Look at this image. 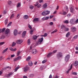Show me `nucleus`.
Returning a JSON list of instances; mask_svg holds the SVG:
<instances>
[{
    "instance_id": "f257e3e1",
    "label": "nucleus",
    "mask_w": 78,
    "mask_h": 78,
    "mask_svg": "<svg viewBox=\"0 0 78 78\" xmlns=\"http://www.w3.org/2000/svg\"><path fill=\"white\" fill-rule=\"evenodd\" d=\"M50 14V11L47 10H44L43 12L41 13V15L42 16H47L48 14Z\"/></svg>"
},
{
    "instance_id": "f03ea898",
    "label": "nucleus",
    "mask_w": 78,
    "mask_h": 78,
    "mask_svg": "<svg viewBox=\"0 0 78 78\" xmlns=\"http://www.w3.org/2000/svg\"><path fill=\"white\" fill-rule=\"evenodd\" d=\"M56 51H57V50H55L53 51L52 52H50L49 53L48 55H47V57L49 58V57H50V56L51 55H52L54 53H55L56 52Z\"/></svg>"
},
{
    "instance_id": "7ed1b4c3",
    "label": "nucleus",
    "mask_w": 78,
    "mask_h": 78,
    "mask_svg": "<svg viewBox=\"0 0 78 78\" xmlns=\"http://www.w3.org/2000/svg\"><path fill=\"white\" fill-rule=\"evenodd\" d=\"M43 40H44V38H43V37H42L41 39H39L38 41L37 42V44H39V45H40V44L42 42Z\"/></svg>"
},
{
    "instance_id": "20e7f679",
    "label": "nucleus",
    "mask_w": 78,
    "mask_h": 78,
    "mask_svg": "<svg viewBox=\"0 0 78 78\" xmlns=\"http://www.w3.org/2000/svg\"><path fill=\"white\" fill-rule=\"evenodd\" d=\"M13 74V73H10L9 74H6L5 75L6 76L7 78H9V77H10V76H12Z\"/></svg>"
},
{
    "instance_id": "39448f33",
    "label": "nucleus",
    "mask_w": 78,
    "mask_h": 78,
    "mask_svg": "<svg viewBox=\"0 0 78 78\" xmlns=\"http://www.w3.org/2000/svg\"><path fill=\"white\" fill-rule=\"evenodd\" d=\"M23 42V40H18L16 41V43L17 44H22Z\"/></svg>"
},
{
    "instance_id": "423d86ee",
    "label": "nucleus",
    "mask_w": 78,
    "mask_h": 78,
    "mask_svg": "<svg viewBox=\"0 0 78 78\" xmlns=\"http://www.w3.org/2000/svg\"><path fill=\"white\" fill-rule=\"evenodd\" d=\"M10 32V30H9L8 29H6L5 32V34H8V33Z\"/></svg>"
},
{
    "instance_id": "0eeeda50",
    "label": "nucleus",
    "mask_w": 78,
    "mask_h": 78,
    "mask_svg": "<svg viewBox=\"0 0 78 78\" xmlns=\"http://www.w3.org/2000/svg\"><path fill=\"white\" fill-rule=\"evenodd\" d=\"M29 69V68L28 66H26L24 68V72H26L28 71V70Z\"/></svg>"
},
{
    "instance_id": "6e6552de",
    "label": "nucleus",
    "mask_w": 78,
    "mask_h": 78,
    "mask_svg": "<svg viewBox=\"0 0 78 78\" xmlns=\"http://www.w3.org/2000/svg\"><path fill=\"white\" fill-rule=\"evenodd\" d=\"M71 29L72 31L74 32L76 31V28L75 27H72L71 28Z\"/></svg>"
},
{
    "instance_id": "1a4fd4ad",
    "label": "nucleus",
    "mask_w": 78,
    "mask_h": 78,
    "mask_svg": "<svg viewBox=\"0 0 78 78\" xmlns=\"http://www.w3.org/2000/svg\"><path fill=\"white\" fill-rule=\"evenodd\" d=\"M14 35V36H16L17 35V30L16 29H15L13 31Z\"/></svg>"
},
{
    "instance_id": "9d476101",
    "label": "nucleus",
    "mask_w": 78,
    "mask_h": 78,
    "mask_svg": "<svg viewBox=\"0 0 78 78\" xmlns=\"http://www.w3.org/2000/svg\"><path fill=\"white\" fill-rule=\"evenodd\" d=\"M9 49L12 51H16L17 50V49L16 48L14 49H13L12 48V47L10 48Z\"/></svg>"
},
{
    "instance_id": "9b49d317",
    "label": "nucleus",
    "mask_w": 78,
    "mask_h": 78,
    "mask_svg": "<svg viewBox=\"0 0 78 78\" xmlns=\"http://www.w3.org/2000/svg\"><path fill=\"white\" fill-rule=\"evenodd\" d=\"M78 65V61H75V62L73 63V66H77Z\"/></svg>"
},
{
    "instance_id": "f8f14e48",
    "label": "nucleus",
    "mask_w": 78,
    "mask_h": 78,
    "mask_svg": "<svg viewBox=\"0 0 78 78\" xmlns=\"http://www.w3.org/2000/svg\"><path fill=\"white\" fill-rule=\"evenodd\" d=\"M57 57H62V53L61 52H59L58 54H57Z\"/></svg>"
},
{
    "instance_id": "ddd939ff",
    "label": "nucleus",
    "mask_w": 78,
    "mask_h": 78,
    "mask_svg": "<svg viewBox=\"0 0 78 78\" xmlns=\"http://www.w3.org/2000/svg\"><path fill=\"white\" fill-rule=\"evenodd\" d=\"M28 17H29V16L27 15H25L23 17L24 19L25 20L28 19Z\"/></svg>"
},
{
    "instance_id": "4468645a",
    "label": "nucleus",
    "mask_w": 78,
    "mask_h": 78,
    "mask_svg": "<svg viewBox=\"0 0 78 78\" xmlns=\"http://www.w3.org/2000/svg\"><path fill=\"white\" fill-rule=\"evenodd\" d=\"M36 49H34L32 50V54H33L34 55H35V54H36Z\"/></svg>"
},
{
    "instance_id": "2eb2a0df",
    "label": "nucleus",
    "mask_w": 78,
    "mask_h": 78,
    "mask_svg": "<svg viewBox=\"0 0 78 78\" xmlns=\"http://www.w3.org/2000/svg\"><path fill=\"white\" fill-rule=\"evenodd\" d=\"M37 37H38V36H36V35H34L33 37V39H34V40H36V39H37Z\"/></svg>"
},
{
    "instance_id": "dca6fc26",
    "label": "nucleus",
    "mask_w": 78,
    "mask_h": 78,
    "mask_svg": "<svg viewBox=\"0 0 78 78\" xmlns=\"http://www.w3.org/2000/svg\"><path fill=\"white\" fill-rule=\"evenodd\" d=\"M39 21V19L37 18H35L33 20V22H38Z\"/></svg>"
},
{
    "instance_id": "f3484780",
    "label": "nucleus",
    "mask_w": 78,
    "mask_h": 78,
    "mask_svg": "<svg viewBox=\"0 0 78 78\" xmlns=\"http://www.w3.org/2000/svg\"><path fill=\"white\" fill-rule=\"evenodd\" d=\"M28 64L30 66H33V63L31 61H29Z\"/></svg>"
},
{
    "instance_id": "a211bd4d",
    "label": "nucleus",
    "mask_w": 78,
    "mask_h": 78,
    "mask_svg": "<svg viewBox=\"0 0 78 78\" xmlns=\"http://www.w3.org/2000/svg\"><path fill=\"white\" fill-rule=\"evenodd\" d=\"M66 28V26H65L64 25H62L61 26V29L62 30H64Z\"/></svg>"
},
{
    "instance_id": "6ab92c4d",
    "label": "nucleus",
    "mask_w": 78,
    "mask_h": 78,
    "mask_svg": "<svg viewBox=\"0 0 78 78\" xmlns=\"http://www.w3.org/2000/svg\"><path fill=\"white\" fill-rule=\"evenodd\" d=\"M65 60L66 62L67 61H69V55H67L66 57H65Z\"/></svg>"
},
{
    "instance_id": "aec40b11",
    "label": "nucleus",
    "mask_w": 78,
    "mask_h": 78,
    "mask_svg": "<svg viewBox=\"0 0 78 78\" xmlns=\"http://www.w3.org/2000/svg\"><path fill=\"white\" fill-rule=\"evenodd\" d=\"M9 69V70H10V69H11V67H9V66H8L7 67H4V70H6V69Z\"/></svg>"
},
{
    "instance_id": "412c9836",
    "label": "nucleus",
    "mask_w": 78,
    "mask_h": 78,
    "mask_svg": "<svg viewBox=\"0 0 78 78\" xmlns=\"http://www.w3.org/2000/svg\"><path fill=\"white\" fill-rule=\"evenodd\" d=\"M20 68V67L18 66L16 67L15 69L14 70V72H16Z\"/></svg>"
},
{
    "instance_id": "4be33fe9",
    "label": "nucleus",
    "mask_w": 78,
    "mask_h": 78,
    "mask_svg": "<svg viewBox=\"0 0 78 78\" xmlns=\"http://www.w3.org/2000/svg\"><path fill=\"white\" fill-rule=\"evenodd\" d=\"M31 59V57L29 56L26 58V61H30Z\"/></svg>"
},
{
    "instance_id": "5701e85b",
    "label": "nucleus",
    "mask_w": 78,
    "mask_h": 78,
    "mask_svg": "<svg viewBox=\"0 0 78 78\" xmlns=\"http://www.w3.org/2000/svg\"><path fill=\"white\" fill-rule=\"evenodd\" d=\"M5 38V37L4 35H2L0 37V39H4Z\"/></svg>"
},
{
    "instance_id": "b1692460",
    "label": "nucleus",
    "mask_w": 78,
    "mask_h": 78,
    "mask_svg": "<svg viewBox=\"0 0 78 78\" xmlns=\"http://www.w3.org/2000/svg\"><path fill=\"white\" fill-rule=\"evenodd\" d=\"M8 48H6L5 50H4L2 52V53H5V52H6V51H7V50H8Z\"/></svg>"
},
{
    "instance_id": "393cba45",
    "label": "nucleus",
    "mask_w": 78,
    "mask_h": 78,
    "mask_svg": "<svg viewBox=\"0 0 78 78\" xmlns=\"http://www.w3.org/2000/svg\"><path fill=\"white\" fill-rule=\"evenodd\" d=\"M78 35H75V36H74L73 37V39H74V40L75 39H77L78 38Z\"/></svg>"
},
{
    "instance_id": "a878e982",
    "label": "nucleus",
    "mask_w": 78,
    "mask_h": 78,
    "mask_svg": "<svg viewBox=\"0 0 78 78\" xmlns=\"http://www.w3.org/2000/svg\"><path fill=\"white\" fill-rule=\"evenodd\" d=\"M70 11L72 13L73 12V8H71L70 9Z\"/></svg>"
},
{
    "instance_id": "bb28decb",
    "label": "nucleus",
    "mask_w": 78,
    "mask_h": 78,
    "mask_svg": "<svg viewBox=\"0 0 78 78\" xmlns=\"http://www.w3.org/2000/svg\"><path fill=\"white\" fill-rule=\"evenodd\" d=\"M47 6V3H45L43 5V7L44 8H45Z\"/></svg>"
},
{
    "instance_id": "cd10ccee",
    "label": "nucleus",
    "mask_w": 78,
    "mask_h": 78,
    "mask_svg": "<svg viewBox=\"0 0 78 78\" xmlns=\"http://www.w3.org/2000/svg\"><path fill=\"white\" fill-rule=\"evenodd\" d=\"M64 30L65 31H69V28L65 27V28Z\"/></svg>"
},
{
    "instance_id": "c85d7f7f",
    "label": "nucleus",
    "mask_w": 78,
    "mask_h": 78,
    "mask_svg": "<svg viewBox=\"0 0 78 78\" xmlns=\"http://www.w3.org/2000/svg\"><path fill=\"white\" fill-rule=\"evenodd\" d=\"M57 31H58V30L57 29H56L51 32V34H53V33H56V32H57Z\"/></svg>"
},
{
    "instance_id": "c756f323",
    "label": "nucleus",
    "mask_w": 78,
    "mask_h": 78,
    "mask_svg": "<svg viewBox=\"0 0 78 78\" xmlns=\"http://www.w3.org/2000/svg\"><path fill=\"white\" fill-rule=\"evenodd\" d=\"M14 14H12L10 16V19H12V18H14Z\"/></svg>"
},
{
    "instance_id": "7c9ffc66",
    "label": "nucleus",
    "mask_w": 78,
    "mask_h": 78,
    "mask_svg": "<svg viewBox=\"0 0 78 78\" xmlns=\"http://www.w3.org/2000/svg\"><path fill=\"white\" fill-rule=\"evenodd\" d=\"M64 23H69V21L68 20H66L65 21L63 22Z\"/></svg>"
},
{
    "instance_id": "2f4dec72",
    "label": "nucleus",
    "mask_w": 78,
    "mask_h": 78,
    "mask_svg": "<svg viewBox=\"0 0 78 78\" xmlns=\"http://www.w3.org/2000/svg\"><path fill=\"white\" fill-rule=\"evenodd\" d=\"M16 45V43H15L14 42H13L12 43V47H14Z\"/></svg>"
},
{
    "instance_id": "473e14b6",
    "label": "nucleus",
    "mask_w": 78,
    "mask_h": 78,
    "mask_svg": "<svg viewBox=\"0 0 78 78\" xmlns=\"http://www.w3.org/2000/svg\"><path fill=\"white\" fill-rule=\"evenodd\" d=\"M8 23V19H6L5 20V25H6V24Z\"/></svg>"
},
{
    "instance_id": "72a5a7b5",
    "label": "nucleus",
    "mask_w": 78,
    "mask_h": 78,
    "mask_svg": "<svg viewBox=\"0 0 78 78\" xmlns=\"http://www.w3.org/2000/svg\"><path fill=\"white\" fill-rule=\"evenodd\" d=\"M47 62V60H44L42 62V64H44L45 63Z\"/></svg>"
},
{
    "instance_id": "f704fd0d",
    "label": "nucleus",
    "mask_w": 78,
    "mask_h": 78,
    "mask_svg": "<svg viewBox=\"0 0 78 78\" xmlns=\"http://www.w3.org/2000/svg\"><path fill=\"white\" fill-rule=\"evenodd\" d=\"M18 60H20V59H22V57L20 56H19L18 57H17Z\"/></svg>"
},
{
    "instance_id": "c9c22d12",
    "label": "nucleus",
    "mask_w": 78,
    "mask_h": 78,
    "mask_svg": "<svg viewBox=\"0 0 78 78\" xmlns=\"http://www.w3.org/2000/svg\"><path fill=\"white\" fill-rule=\"evenodd\" d=\"M20 6V3H18L17 5V7H19Z\"/></svg>"
},
{
    "instance_id": "e433bc0d",
    "label": "nucleus",
    "mask_w": 78,
    "mask_h": 78,
    "mask_svg": "<svg viewBox=\"0 0 78 78\" xmlns=\"http://www.w3.org/2000/svg\"><path fill=\"white\" fill-rule=\"evenodd\" d=\"M73 66V64H72L70 66V68L69 69V70H70L72 69V66Z\"/></svg>"
},
{
    "instance_id": "4c0bfd02",
    "label": "nucleus",
    "mask_w": 78,
    "mask_h": 78,
    "mask_svg": "<svg viewBox=\"0 0 78 78\" xmlns=\"http://www.w3.org/2000/svg\"><path fill=\"white\" fill-rule=\"evenodd\" d=\"M27 43L28 44H30V40L28 39L27 40Z\"/></svg>"
},
{
    "instance_id": "58836bf2",
    "label": "nucleus",
    "mask_w": 78,
    "mask_h": 78,
    "mask_svg": "<svg viewBox=\"0 0 78 78\" xmlns=\"http://www.w3.org/2000/svg\"><path fill=\"white\" fill-rule=\"evenodd\" d=\"M20 51H18L17 52V56H19V55H20Z\"/></svg>"
},
{
    "instance_id": "ea45409f",
    "label": "nucleus",
    "mask_w": 78,
    "mask_h": 78,
    "mask_svg": "<svg viewBox=\"0 0 78 78\" xmlns=\"http://www.w3.org/2000/svg\"><path fill=\"white\" fill-rule=\"evenodd\" d=\"M12 23V22H10L9 24L8 25L7 27H9V26H10L11 25V24Z\"/></svg>"
},
{
    "instance_id": "a19ab883",
    "label": "nucleus",
    "mask_w": 78,
    "mask_h": 78,
    "mask_svg": "<svg viewBox=\"0 0 78 78\" xmlns=\"http://www.w3.org/2000/svg\"><path fill=\"white\" fill-rule=\"evenodd\" d=\"M5 43V42H0V45H3V44H4Z\"/></svg>"
},
{
    "instance_id": "79ce46f5",
    "label": "nucleus",
    "mask_w": 78,
    "mask_h": 78,
    "mask_svg": "<svg viewBox=\"0 0 78 78\" xmlns=\"http://www.w3.org/2000/svg\"><path fill=\"white\" fill-rule=\"evenodd\" d=\"M28 27L29 28H30V29H32V27H31V26L30 25L28 24Z\"/></svg>"
},
{
    "instance_id": "37998d69",
    "label": "nucleus",
    "mask_w": 78,
    "mask_h": 78,
    "mask_svg": "<svg viewBox=\"0 0 78 78\" xmlns=\"http://www.w3.org/2000/svg\"><path fill=\"white\" fill-rule=\"evenodd\" d=\"M17 60H18V58H17V57L16 58H15L13 60V61L15 62V61H17Z\"/></svg>"
},
{
    "instance_id": "c03bdc74",
    "label": "nucleus",
    "mask_w": 78,
    "mask_h": 78,
    "mask_svg": "<svg viewBox=\"0 0 78 78\" xmlns=\"http://www.w3.org/2000/svg\"><path fill=\"white\" fill-rule=\"evenodd\" d=\"M29 76L30 77H33V76H34V75H33V74H30L29 75Z\"/></svg>"
},
{
    "instance_id": "a18cd8bd",
    "label": "nucleus",
    "mask_w": 78,
    "mask_h": 78,
    "mask_svg": "<svg viewBox=\"0 0 78 78\" xmlns=\"http://www.w3.org/2000/svg\"><path fill=\"white\" fill-rule=\"evenodd\" d=\"M20 16V14H18L16 16L17 19H19V16Z\"/></svg>"
},
{
    "instance_id": "49530a36",
    "label": "nucleus",
    "mask_w": 78,
    "mask_h": 78,
    "mask_svg": "<svg viewBox=\"0 0 78 78\" xmlns=\"http://www.w3.org/2000/svg\"><path fill=\"white\" fill-rule=\"evenodd\" d=\"M30 8L31 9H33L34 8V7L33 6H31L30 7Z\"/></svg>"
},
{
    "instance_id": "de8ad7c7",
    "label": "nucleus",
    "mask_w": 78,
    "mask_h": 78,
    "mask_svg": "<svg viewBox=\"0 0 78 78\" xmlns=\"http://www.w3.org/2000/svg\"><path fill=\"white\" fill-rule=\"evenodd\" d=\"M42 20H46L45 19V16H44L42 18Z\"/></svg>"
},
{
    "instance_id": "09e8293b",
    "label": "nucleus",
    "mask_w": 78,
    "mask_h": 78,
    "mask_svg": "<svg viewBox=\"0 0 78 78\" xmlns=\"http://www.w3.org/2000/svg\"><path fill=\"white\" fill-rule=\"evenodd\" d=\"M74 21V20L73 19H72L70 20V22H71V23H73Z\"/></svg>"
},
{
    "instance_id": "8fccbe9b",
    "label": "nucleus",
    "mask_w": 78,
    "mask_h": 78,
    "mask_svg": "<svg viewBox=\"0 0 78 78\" xmlns=\"http://www.w3.org/2000/svg\"><path fill=\"white\" fill-rule=\"evenodd\" d=\"M2 30V32H4L5 31V30H6V28H3Z\"/></svg>"
},
{
    "instance_id": "3c124183",
    "label": "nucleus",
    "mask_w": 78,
    "mask_h": 78,
    "mask_svg": "<svg viewBox=\"0 0 78 78\" xmlns=\"http://www.w3.org/2000/svg\"><path fill=\"white\" fill-rule=\"evenodd\" d=\"M53 23L51 22L49 23V25H53Z\"/></svg>"
},
{
    "instance_id": "603ef678",
    "label": "nucleus",
    "mask_w": 78,
    "mask_h": 78,
    "mask_svg": "<svg viewBox=\"0 0 78 78\" xmlns=\"http://www.w3.org/2000/svg\"><path fill=\"white\" fill-rule=\"evenodd\" d=\"M8 3V4L9 5H11V3L12 2H11V1H9Z\"/></svg>"
},
{
    "instance_id": "864d4df0",
    "label": "nucleus",
    "mask_w": 78,
    "mask_h": 78,
    "mask_svg": "<svg viewBox=\"0 0 78 78\" xmlns=\"http://www.w3.org/2000/svg\"><path fill=\"white\" fill-rule=\"evenodd\" d=\"M48 34H47V33H45L44 34V37H46L47 36Z\"/></svg>"
},
{
    "instance_id": "5fc2aeb1",
    "label": "nucleus",
    "mask_w": 78,
    "mask_h": 78,
    "mask_svg": "<svg viewBox=\"0 0 78 78\" xmlns=\"http://www.w3.org/2000/svg\"><path fill=\"white\" fill-rule=\"evenodd\" d=\"M66 37H69V32H68V33L66 34Z\"/></svg>"
},
{
    "instance_id": "6e6d98bb",
    "label": "nucleus",
    "mask_w": 78,
    "mask_h": 78,
    "mask_svg": "<svg viewBox=\"0 0 78 78\" xmlns=\"http://www.w3.org/2000/svg\"><path fill=\"white\" fill-rule=\"evenodd\" d=\"M39 3H42V2H43V0H39Z\"/></svg>"
},
{
    "instance_id": "4d7b16f0",
    "label": "nucleus",
    "mask_w": 78,
    "mask_h": 78,
    "mask_svg": "<svg viewBox=\"0 0 78 78\" xmlns=\"http://www.w3.org/2000/svg\"><path fill=\"white\" fill-rule=\"evenodd\" d=\"M48 19H49V17L48 16V17H45L46 20H48Z\"/></svg>"
},
{
    "instance_id": "13d9d810",
    "label": "nucleus",
    "mask_w": 78,
    "mask_h": 78,
    "mask_svg": "<svg viewBox=\"0 0 78 78\" xmlns=\"http://www.w3.org/2000/svg\"><path fill=\"white\" fill-rule=\"evenodd\" d=\"M73 75H77V73H76V72H74L73 73Z\"/></svg>"
},
{
    "instance_id": "bf43d9fd",
    "label": "nucleus",
    "mask_w": 78,
    "mask_h": 78,
    "mask_svg": "<svg viewBox=\"0 0 78 78\" xmlns=\"http://www.w3.org/2000/svg\"><path fill=\"white\" fill-rule=\"evenodd\" d=\"M26 33H27V32L26 31H24L23 32V34H26Z\"/></svg>"
},
{
    "instance_id": "052dcab7",
    "label": "nucleus",
    "mask_w": 78,
    "mask_h": 78,
    "mask_svg": "<svg viewBox=\"0 0 78 78\" xmlns=\"http://www.w3.org/2000/svg\"><path fill=\"white\" fill-rule=\"evenodd\" d=\"M25 36V34H22V37H24Z\"/></svg>"
},
{
    "instance_id": "680f3d73",
    "label": "nucleus",
    "mask_w": 78,
    "mask_h": 78,
    "mask_svg": "<svg viewBox=\"0 0 78 78\" xmlns=\"http://www.w3.org/2000/svg\"><path fill=\"white\" fill-rule=\"evenodd\" d=\"M70 7L71 8H74V6H72V5H70Z\"/></svg>"
},
{
    "instance_id": "e2e57ef3",
    "label": "nucleus",
    "mask_w": 78,
    "mask_h": 78,
    "mask_svg": "<svg viewBox=\"0 0 78 78\" xmlns=\"http://www.w3.org/2000/svg\"><path fill=\"white\" fill-rule=\"evenodd\" d=\"M41 6V5H37V8H40Z\"/></svg>"
},
{
    "instance_id": "0e129e2a",
    "label": "nucleus",
    "mask_w": 78,
    "mask_h": 78,
    "mask_svg": "<svg viewBox=\"0 0 78 78\" xmlns=\"http://www.w3.org/2000/svg\"><path fill=\"white\" fill-rule=\"evenodd\" d=\"M49 78H52V75H51V74L49 76Z\"/></svg>"
},
{
    "instance_id": "69168bd1",
    "label": "nucleus",
    "mask_w": 78,
    "mask_h": 78,
    "mask_svg": "<svg viewBox=\"0 0 78 78\" xmlns=\"http://www.w3.org/2000/svg\"><path fill=\"white\" fill-rule=\"evenodd\" d=\"M75 22L76 23H78V19H77V20Z\"/></svg>"
},
{
    "instance_id": "338daca9",
    "label": "nucleus",
    "mask_w": 78,
    "mask_h": 78,
    "mask_svg": "<svg viewBox=\"0 0 78 78\" xmlns=\"http://www.w3.org/2000/svg\"><path fill=\"white\" fill-rule=\"evenodd\" d=\"M14 55H11V58H13V57H14Z\"/></svg>"
},
{
    "instance_id": "774afa93",
    "label": "nucleus",
    "mask_w": 78,
    "mask_h": 78,
    "mask_svg": "<svg viewBox=\"0 0 78 78\" xmlns=\"http://www.w3.org/2000/svg\"><path fill=\"white\" fill-rule=\"evenodd\" d=\"M59 9V5H58L56 8V9L57 10H58Z\"/></svg>"
}]
</instances>
